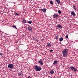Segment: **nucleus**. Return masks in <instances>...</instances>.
Returning a JSON list of instances; mask_svg holds the SVG:
<instances>
[{
  "label": "nucleus",
  "mask_w": 78,
  "mask_h": 78,
  "mask_svg": "<svg viewBox=\"0 0 78 78\" xmlns=\"http://www.w3.org/2000/svg\"><path fill=\"white\" fill-rule=\"evenodd\" d=\"M34 68L36 72H40L42 69L41 67L37 65H35L34 66Z\"/></svg>",
  "instance_id": "obj_1"
},
{
  "label": "nucleus",
  "mask_w": 78,
  "mask_h": 78,
  "mask_svg": "<svg viewBox=\"0 0 78 78\" xmlns=\"http://www.w3.org/2000/svg\"><path fill=\"white\" fill-rule=\"evenodd\" d=\"M68 51H69V49H64L62 51V53L63 55V57H65V58L67 57V52H68Z\"/></svg>",
  "instance_id": "obj_2"
},
{
  "label": "nucleus",
  "mask_w": 78,
  "mask_h": 78,
  "mask_svg": "<svg viewBox=\"0 0 78 78\" xmlns=\"http://www.w3.org/2000/svg\"><path fill=\"white\" fill-rule=\"evenodd\" d=\"M8 68L12 69L14 68V65L10 63L8 65Z\"/></svg>",
  "instance_id": "obj_3"
},
{
  "label": "nucleus",
  "mask_w": 78,
  "mask_h": 78,
  "mask_svg": "<svg viewBox=\"0 0 78 78\" xmlns=\"http://www.w3.org/2000/svg\"><path fill=\"white\" fill-rule=\"evenodd\" d=\"M69 69H71L73 71H74L75 72H76L77 71V69L75 68L73 66H70L69 68Z\"/></svg>",
  "instance_id": "obj_4"
},
{
  "label": "nucleus",
  "mask_w": 78,
  "mask_h": 78,
  "mask_svg": "<svg viewBox=\"0 0 78 78\" xmlns=\"http://www.w3.org/2000/svg\"><path fill=\"white\" fill-rule=\"evenodd\" d=\"M27 30L29 31L30 32V33H31L33 31V30L32 29V28H31V27L29 26L28 27Z\"/></svg>",
  "instance_id": "obj_5"
},
{
  "label": "nucleus",
  "mask_w": 78,
  "mask_h": 78,
  "mask_svg": "<svg viewBox=\"0 0 78 78\" xmlns=\"http://www.w3.org/2000/svg\"><path fill=\"white\" fill-rule=\"evenodd\" d=\"M57 29H61L62 28V26L61 24H58L56 26Z\"/></svg>",
  "instance_id": "obj_6"
},
{
  "label": "nucleus",
  "mask_w": 78,
  "mask_h": 78,
  "mask_svg": "<svg viewBox=\"0 0 78 78\" xmlns=\"http://www.w3.org/2000/svg\"><path fill=\"white\" fill-rule=\"evenodd\" d=\"M18 75L19 76H23V74L22 73V71H20L19 73L18 74Z\"/></svg>",
  "instance_id": "obj_7"
},
{
  "label": "nucleus",
  "mask_w": 78,
  "mask_h": 78,
  "mask_svg": "<svg viewBox=\"0 0 78 78\" xmlns=\"http://www.w3.org/2000/svg\"><path fill=\"white\" fill-rule=\"evenodd\" d=\"M58 15L57 14H56L55 13L53 15V18H57V17H58Z\"/></svg>",
  "instance_id": "obj_8"
},
{
  "label": "nucleus",
  "mask_w": 78,
  "mask_h": 78,
  "mask_svg": "<svg viewBox=\"0 0 78 78\" xmlns=\"http://www.w3.org/2000/svg\"><path fill=\"white\" fill-rule=\"evenodd\" d=\"M38 63L40 64V65H43V62H42V60L38 61Z\"/></svg>",
  "instance_id": "obj_9"
},
{
  "label": "nucleus",
  "mask_w": 78,
  "mask_h": 78,
  "mask_svg": "<svg viewBox=\"0 0 78 78\" xmlns=\"http://www.w3.org/2000/svg\"><path fill=\"white\" fill-rule=\"evenodd\" d=\"M71 15L73 16H76V14L74 12V11H73L71 12Z\"/></svg>",
  "instance_id": "obj_10"
},
{
  "label": "nucleus",
  "mask_w": 78,
  "mask_h": 78,
  "mask_svg": "<svg viewBox=\"0 0 78 78\" xmlns=\"http://www.w3.org/2000/svg\"><path fill=\"white\" fill-rule=\"evenodd\" d=\"M58 62L57 60H55V61H54V65H56V64Z\"/></svg>",
  "instance_id": "obj_11"
},
{
  "label": "nucleus",
  "mask_w": 78,
  "mask_h": 78,
  "mask_svg": "<svg viewBox=\"0 0 78 78\" xmlns=\"http://www.w3.org/2000/svg\"><path fill=\"white\" fill-rule=\"evenodd\" d=\"M73 9H74V11H76V8L75 7V5H73Z\"/></svg>",
  "instance_id": "obj_12"
},
{
  "label": "nucleus",
  "mask_w": 78,
  "mask_h": 78,
  "mask_svg": "<svg viewBox=\"0 0 78 78\" xmlns=\"http://www.w3.org/2000/svg\"><path fill=\"white\" fill-rule=\"evenodd\" d=\"M46 10H47V9H46L44 8L43 9L42 11H43V12H45Z\"/></svg>",
  "instance_id": "obj_13"
},
{
  "label": "nucleus",
  "mask_w": 78,
  "mask_h": 78,
  "mask_svg": "<svg viewBox=\"0 0 78 78\" xmlns=\"http://www.w3.org/2000/svg\"><path fill=\"white\" fill-rule=\"evenodd\" d=\"M15 16H20V14L17 12L14 13Z\"/></svg>",
  "instance_id": "obj_14"
},
{
  "label": "nucleus",
  "mask_w": 78,
  "mask_h": 78,
  "mask_svg": "<svg viewBox=\"0 0 78 78\" xmlns=\"http://www.w3.org/2000/svg\"><path fill=\"white\" fill-rule=\"evenodd\" d=\"M55 2H57L58 4H59L61 2L59 0H55Z\"/></svg>",
  "instance_id": "obj_15"
},
{
  "label": "nucleus",
  "mask_w": 78,
  "mask_h": 78,
  "mask_svg": "<svg viewBox=\"0 0 78 78\" xmlns=\"http://www.w3.org/2000/svg\"><path fill=\"white\" fill-rule=\"evenodd\" d=\"M59 41H63V38L61 37L59 38Z\"/></svg>",
  "instance_id": "obj_16"
},
{
  "label": "nucleus",
  "mask_w": 78,
  "mask_h": 78,
  "mask_svg": "<svg viewBox=\"0 0 78 78\" xmlns=\"http://www.w3.org/2000/svg\"><path fill=\"white\" fill-rule=\"evenodd\" d=\"M47 46H48V47H51V44H50V43H47Z\"/></svg>",
  "instance_id": "obj_17"
},
{
  "label": "nucleus",
  "mask_w": 78,
  "mask_h": 78,
  "mask_svg": "<svg viewBox=\"0 0 78 78\" xmlns=\"http://www.w3.org/2000/svg\"><path fill=\"white\" fill-rule=\"evenodd\" d=\"M50 73L51 74H53L54 73V71L53 70H51L50 72Z\"/></svg>",
  "instance_id": "obj_18"
},
{
  "label": "nucleus",
  "mask_w": 78,
  "mask_h": 78,
  "mask_svg": "<svg viewBox=\"0 0 78 78\" xmlns=\"http://www.w3.org/2000/svg\"><path fill=\"white\" fill-rule=\"evenodd\" d=\"M23 22L25 23L27 22V21L25 20H23Z\"/></svg>",
  "instance_id": "obj_19"
},
{
  "label": "nucleus",
  "mask_w": 78,
  "mask_h": 78,
  "mask_svg": "<svg viewBox=\"0 0 78 78\" xmlns=\"http://www.w3.org/2000/svg\"><path fill=\"white\" fill-rule=\"evenodd\" d=\"M28 23H29V24H31V23H33V22H32V21H29L28 22Z\"/></svg>",
  "instance_id": "obj_20"
},
{
  "label": "nucleus",
  "mask_w": 78,
  "mask_h": 78,
  "mask_svg": "<svg viewBox=\"0 0 78 78\" xmlns=\"http://www.w3.org/2000/svg\"><path fill=\"white\" fill-rule=\"evenodd\" d=\"M12 27H13V28H16V29L17 30V28L15 25H14L13 26H12Z\"/></svg>",
  "instance_id": "obj_21"
},
{
  "label": "nucleus",
  "mask_w": 78,
  "mask_h": 78,
  "mask_svg": "<svg viewBox=\"0 0 78 78\" xmlns=\"http://www.w3.org/2000/svg\"><path fill=\"white\" fill-rule=\"evenodd\" d=\"M55 39H56V40H58V39H59V37L58 36H56L55 37Z\"/></svg>",
  "instance_id": "obj_22"
},
{
  "label": "nucleus",
  "mask_w": 78,
  "mask_h": 78,
  "mask_svg": "<svg viewBox=\"0 0 78 78\" xmlns=\"http://www.w3.org/2000/svg\"><path fill=\"white\" fill-rule=\"evenodd\" d=\"M58 14H61V11H60V10H58Z\"/></svg>",
  "instance_id": "obj_23"
},
{
  "label": "nucleus",
  "mask_w": 78,
  "mask_h": 78,
  "mask_svg": "<svg viewBox=\"0 0 78 78\" xmlns=\"http://www.w3.org/2000/svg\"><path fill=\"white\" fill-rule=\"evenodd\" d=\"M50 3L51 4V5H53V1H51L50 2Z\"/></svg>",
  "instance_id": "obj_24"
},
{
  "label": "nucleus",
  "mask_w": 78,
  "mask_h": 78,
  "mask_svg": "<svg viewBox=\"0 0 78 78\" xmlns=\"http://www.w3.org/2000/svg\"><path fill=\"white\" fill-rule=\"evenodd\" d=\"M53 51V50L52 49H51L49 51L50 52H52V51Z\"/></svg>",
  "instance_id": "obj_25"
},
{
  "label": "nucleus",
  "mask_w": 78,
  "mask_h": 78,
  "mask_svg": "<svg viewBox=\"0 0 78 78\" xmlns=\"http://www.w3.org/2000/svg\"><path fill=\"white\" fill-rule=\"evenodd\" d=\"M0 55H1V56H2L3 55V53H0Z\"/></svg>",
  "instance_id": "obj_26"
},
{
  "label": "nucleus",
  "mask_w": 78,
  "mask_h": 78,
  "mask_svg": "<svg viewBox=\"0 0 78 78\" xmlns=\"http://www.w3.org/2000/svg\"><path fill=\"white\" fill-rule=\"evenodd\" d=\"M66 38H68V36H67V35L66 36Z\"/></svg>",
  "instance_id": "obj_27"
},
{
  "label": "nucleus",
  "mask_w": 78,
  "mask_h": 78,
  "mask_svg": "<svg viewBox=\"0 0 78 78\" xmlns=\"http://www.w3.org/2000/svg\"><path fill=\"white\" fill-rule=\"evenodd\" d=\"M35 41H36L37 42H38L39 41V40L37 39Z\"/></svg>",
  "instance_id": "obj_28"
},
{
  "label": "nucleus",
  "mask_w": 78,
  "mask_h": 78,
  "mask_svg": "<svg viewBox=\"0 0 78 78\" xmlns=\"http://www.w3.org/2000/svg\"><path fill=\"white\" fill-rule=\"evenodd\" d=\"M33 39H36V38H35L34 37H33Z\"/></svg>",
  "instance_id": "obj_29"
},
{
  "label": "nucleus",
  "mask_w": 78,
  "mask_h": 78,
  "mask_svg": "<svg viewBox=\"0 0 78 78\" xmlns=\"http://www.w3.org/2000/svg\"><path fill=\"white\" fill-rule=\"evenodd\" d=\"M40 60H42V59H40Z\"/></svg>",
  "instance_id": "obj_30"
}]
</instances>
